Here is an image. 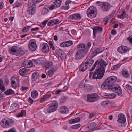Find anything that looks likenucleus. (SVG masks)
Instances as JSON below:
<instances>
[{"label": "nucleus", "instance_id": "obj_1", "mask_svg": "<svg viewBox=\"0 0 132 132\" xmlns=\"http://www.w3.org/2000/svg\"><path fill=\"white\" fill-rule=\"evenodd\" d=\"M107 65V63L104 60L101 59L97 60L95 62L92 68L89 70L90 71H93L97 65L96 70L95 72H90L89 78L90 79H101L103 76L105 72V67Z\"/></svg>", "mask_w": 132, "mask_h": 132}, {"label": "nucleus", "instance_id": "obj_2", "mask_svg": "<svg viewBox=\"0 0 132 132\" xmlns=\"http://www.w3.org/2000/svg\"><path fill=\"white\" fill-rule=\"evenodd\" d=\"M117 80V77L114 76H112L106 79L105 82L101 85V88L103 89L108 88L109 90L117 84H114Z\"/></svg>", "mask_w": 132, "mask_h": 132}, {"label": "nucleus", "instance_id": "obj_3", "mask_svg": "<svg viewBox=\"0 0 132 132\" xmlns=\"http://www.w3.org/2000/svg\"><path fill=\"white\" fill-rule=\"evenodd\" d=\"M84 46L82 45L79 44L77 46V49L75 54V59L79 60L83 58L87 53L86 51L84 50Z\"/></svg>", "mask_w": 132, "mask_h": 132}, {"label": "nucleus", "instance_id": "obj_4", "mask_svg": "<svg viewBox=\"0 0 132 132\" xmlns=\"http://www.w3.org/2000/svg\"><path fill=\"white\" fill-rule=\"evenodd\" d=\"M14 123V121L12 119L5 118L1 120L0 125L4 128H7L13 125Z\"/></svg>", "mask_w": 132, "mask_h": 132}, {"label": "nucleus", "instance_id": "obj_5", "mask_svg": "<svg viewBox=\"0 0 132 132\" xmlns=\"http://www.w3.org/2000/svg\"><path fill=\"white\" fill-rule=\"evenodd\" d=\"M87 14L89 18H93L97 14V10L95 7L91 6L87 10Z\"/></svg>", "mask_w": 132, "mask_h": 132}, {"label": "nucleus", "instance_id": "obj_6", "mask_svg": "<svg viewBox=\"0 0 132 132\" xmlns=\"http://www.w3.org/2000/svg\"><path fill=\"white\" fill-rule=\"evenodd\" d=\"M96 4L97 6L101 7L102 10L104 12L108 11L110 7V5L108 3L97 1L96 2Z\"/></svg>", "mask_w": 132, "mask_h": 132}, {"label": "nucleus", "instance_id": "obj_7", "mask_svg": "<svg viewBox=\"0 0 132 132\" xmlns=\"http://www.w3.org/2000/svg\"><path fill=\"white\" fill-rule=\"evenodd\" d=\"M58 102L56 101H54L48 105L47 109V112L50 113L53 112L56 110L57 108Z\"/></svg>", "mask_w": 132, "mask_h": 132}, {"label": "nucleus", "instance_id": "obj_8", "mask_svg": "<svg viewBox=\"0 0 132 132\" xmlns=\"http://www.w3.org/2000/svg\"><path fill=\"white\" fill-rule=\"evenodd\" d=\"M99 96L96 93L88 94L87 96V100L88 102H93L98 100L99 98Z\"/></svg>", "mask_w": 132, "mask_h": 132}, {"label": "nucleus", "instance_id": "obj_9", "mask_svg": "<svg viewBox=\"0 0 132 132\" xmlns=\"http://www.w3.org/2000/svg\"><path fill=\"white\" fill-rule=\"evenodd\" d=\"M109 90L115 92L118 96L121 95L122 93V90L120 86L118 84L116 85Z\"/></svg>", "mask_w": 132, "mask_h": 132}, {"label": "nucleus", "instance_id": "obj_10", "mask_svg": "<svg viewBox=\"0 0 132 132\" xmlns=\"http://www.w3.org/2000/svg\"><path fill=\"white\" fill-rule=\"evenodd\" d=\"M37 48L36 41L34 39L31 40L28 44V48L31 51H33L35 50Z\"/></svg>", "mask_w": 132, "mask_h": 132}, {"label": "nucleus", "instance_id": "obj_11", "mask_svg": "<svg viewBox=\"0 0 132 132\" xmlns=\"http://www.w3.org/2000/svg\"><path fill=\"white\" fill-rule=\"evenodd\" d=\"M62 3L61 0H56L53 3L49 9L50 10H53L59 7Z\"/></svg>", "mask_w": 132, "mask_h": 132}, {"label": "nucleus", "instance_id": "obj_12", "mask_svg": "<svg viewBox=\"0 0 132 132\" xmlns=\"http://www.w3.org/2000/svg\"><path fill=\"white\" fill-rule=\"evenodd\" d=\"M130 50V48L125 46H122L119 47L117 49L118 51L120 53L122 54L126 53L127 51Z\"/></svg>", "mask_w": 132, "mask_h": 132}, {"label": "nucleus", "instance_id": "obj_13", "mask_svg": "<svg viewBox=\"0 0 132 132\" xmlns=\"http://www.w3.org/2000/svg\"><path fill=\"white\" fill-rule=\"evenodd\" d=\"M29 6L27 10L28 12L31 15L34 14L35 13L36 9L35 5H32L30 3L29 5Z\"/></svg>", "mask_w": 132, "mask_h": 132}, {"label": "nucleus", "instance_id": "obj_14", "mask_svg": "<svg viewBox=\"0 0 132 132\" xmlns=\"http://www.w3.org/2000/svg\"><path fill=\"white\" fill-rule=\"evenodd\" d=\"M81 87L86 91H91L93 89V87L89 84L83 83L81 84Z\"/></svg>", "mask_w": 132, "mask_h": 132}, {"label": "nucleus", "instance_id": "obj_15", "mask_svg": "<svg viewBox=\"0 0 132 132\" xmlns=\"http://www.w3.org/2000/svg\"><path fill=\"white\" fill-rule=\"evenodd\" d=\"M42 51L45 53H48L49 51V46L46 43H44L40 45Z\"/></svg>", "mask_w": 132, "mask_h": 132}, {"label": "nucleus", "instance_id": "obj_16", "mask_svg": "<svg viewBox=\"0 0 132 132\" xmlns=\"http://www.w3.org/2000/svg\"><path fill=\"white\" fill-rule=\"evenodd\" d=\"M118 119L117 121L120 123H124L126 122L125 116L123 114H120L118 115Z\"/></svg>", "mask_w": 132, "mask_h": 132}, {"label": "nucleus", "instance_id": "obj_17", "mask_svg": "<svg viewBox=\"0 0 132 132\" xmlns=\"http://www.w3.org/2000/svg\"><path fill=\"white\" fill-rule=\"evenodd\" d=\"M69 18L72 20H78L81 19V15L79 13L74 14L70 15Z\"/></svg>", "mask_w": 132, "mask_h": 132}, {"label": "nucleus", "instance_id": "obj_18", "mask_svg": "<svg viewBox=\"0 0 132 132\" xmlns=\"http://www.w3.org/2000/svg\"><path fill=\"white\" fill-rule=\"evenodd\" d=\"M18 50L17 47L13 46L10 48L9 51L11 54L17 55V54L18 53Z\"/></svg>", "mask_w": 132, "mask_h": 132}, {"label": "nucleus", "instance_id": "obj_19", "mask_svg": "<svg viewBox=\"0 0 132 132\" xmlns=\"http://www.w3.org/2000/svg\"><path fill=\"white\" fill-rule=\"evenodd\" d=\"M23 65L26 68H29L32 67V62L29 60H26L23 63Z\"/></svg>", "mask_w": 132, "mask_h": 132}, {"label": "nucleus", "instance_id": "obj_20", "mask_svg": "<svg viewBox=\"0 0 132 132\" xmlns=\"http://www.w3.org/2000/svg\"><path fill=\"white\" fill-rule=\"evenodd\" d=\"M102 28L98 26L94 27L93 29V34L94 37H95L97 33L102 31Z\"/></svg>", "mask_w": 132, "mask_h": 132}, {"label": "nucleus", "instance_id": "obj_21", "mask_svg": "<svg viewBox=\"0 0 132 132\" xmlns=\"http://www.w3.org/2000/svg\"><path fill=\"white\" fill-rule=\"evenodd\" d=\"M59 111L63 114H67L69 112V109L66 106H63L59 108Z\"/></svg>", "mask_w": 132, "mask_h": 132}, {"label": "nucleus", "instance_id": "obj_22", "mask_svg": "<svg viewBox=\"0 0 132 132\" xmlns=\"http://www.w3.org/2000/svg\"><path fill=\"white\" fill-rule=\"evenodd\" d=\"M52 94L49 93H47L40 100V102H43L46 99L51 98V97Z\"/></svg>", "mask_w": 132, "mask_h": 132}, {"label": "nucleus", "instance_id": "obj_23", "mask_svg": "<svg viewBox=\"0 0 132 132\" xmlns=\"http://www.w3.org/2000/svg\"><path fill=\"white\" fill-rule=\"evenodd\" d=\"M103 50L100 48H96L93 51L92 55V56H95L96 55L102 52Z\"/></svg>", "mask_w": 132, "mask_h": 132}, {"label": "nucleus", "instance_id": "obj_24", "mask_svg": "<svg viewBox=\"0 0 132 132\" xmlns=\"http://www.w3.org/2000/svg\"><path fill=\"white\" fill-rule=\"evenodd\" d=\"M39 75V74L38 72H34L32 74V80L33 82L34 81L38 79Z\"/></svg>", "mask_w": 132, "mask_h": 132}, {"label": "nucleus", "instance_id": "obj_25", "mask_svg": "<svg viewBox=\"0 0 132 132\" xmlns=\"http://www.w3.org/2000/svg\"><path fill=\"white\" fill-rule=\"evenodd\" d=\"M122 74L123 76L125 78H128L130 77V75L128 71L125 69L122 70Z\"/></svg>", "mask_w": 132, "mask_h": 132}, {"label": "nucleus", "instance_id": "obj_26", "mask_svg": "<svg viewBox=\"0 0 132 132\" xmlns=\"http://www.w3.org/2000/svg\"><path fill=\"white\" fill-rule=\"evenodd\" d=\"M16 79L15 77H12L11 79V84L12 87L14 89H16L17 87V85L15 83Z\"/></svg>", "mask_w": 132, "mask_h": 132}, {"label": "nucleus", "instance_id": "obj_27", "mask_svg": "<svg viewBox=\"0 0 132 132\" xmlns=\"http://www.w3.org/2000/svg\"><path fill=\"white\" fill-rule=\"evenodd\" d=\"M80 45H83L84 46V48L82 47L86 52L88 53V50H89L90 48L91 45V43L90 42H89L87 44L86 46L85 44L83 43L79 44Z\"/></svg>", "mask_w": 132, "mask_h": 132}, {"label": "nucleus", "instance_id": "obj_28", "mask_svg": "<svg viewBox=\"0 0 132 132\" xmlns=\"http://www.w3.org/2000/svg\"><path fill=\"white\" fill-rule=\"evenodd\" d=\"M126 12L125 11H123L120 15H118V17L120 19H123L124 18H127L128 17V15L127 14H126Z\"/></svg>", "mask_w": 132, "mask_h": 132}, {"label": "nucleus", "instance_id": "obj_29", "mask_svg": "<svg viewBox=\"0 0 132 132\" xmlns=\"http://www.w3.org/2000/svg\"><path fill=\"white\" fill-rule=\"evenodd\" d=\"M88 65L85 63L82 64L80 67L79 71L81 72H83L86 70L88 67Z\"/></svg>", "mask_w": 132, "mask_h": 132}, {"label": "nucleus", "instance_id": "obj_30", "mask_svg": "<svg viewBox=\"0 0 132 132\" xmlns=\"http://www.w3.org/2000/svg\"><path fill=\"white\" fill-rule=\"evenodd\" d=\"M19 74L21 76L26 75L27 73V70L26 68L20 69L19 71Z\"/></svg>", "mask_w": 132, "mask_h": 132}, {"label": "nucleus", "instance_id": "obj_31", "mask_svg": "<svg viewBox=\"0 0 132 132\" xmlns=\"http://www.w3.org/2000/svg\"><path fill=\"white\" fill-rule=\"evenodd\" d=\"M32 97L34 98H36L38 96V92L35 90H33L31 93Z\"/></svg>", "mask_w": 132, "mask_h": 132}, {"label": "nucleus", "instance_id": "obj_32", "mask_svg": "<svg viewBox=\"0 0 132 132\" xmlns=\"http://www.w3.org/2000/svg\"><path fill=\"white\" fill-rule=\"evenodd\" d=\"M53 67V64L52 63L51 61L47 62L45 64V69L51 68Z\"/></svg>", "mask_w": 132, "mask_h": 132}, {"label": "nucleus", "instance_id": "obj_33", "mask_svg": "<svg viewBox=\"0 0 132 132\" xmlns=\"http://www.w3.org/2000/svg\"><path fill=\"white\" fill-rule=\"evenodd\" d=\"M105 96L107 98H109L110 99H114L116 97V95L113 94H108L105 95Z\"/></svg>", "mask_w": 132, "mask_h": 132}, {"label": "nucleus", "instance_id": "obj_34", "mask_svg": "<svg viewBox=\"0 0 132 132\" xmlns=\"http://www.w3.org/2000/svg\"><path fill=\"white\" fill-rule=\"evenodd\" d=\"M3 83V81L0 79V89L2 92H3L5 90V88Z\"/></svg>", "mask_w": 132, "mask_h": 132}, {"label": "nucleus", "instance_id": "obj_35", "mask_svg": "<svg viewBox=\"0 0 132 132\" xmlns=\"http://www.w3.org/2000/svg\"><path fill=\"white\" fill-rule=\"evenodd\" d=\"M55 52L56 54L59 56L61 57L63 55V52L62 50L60 49L56 50Z\"/></svg>", "mask_w": 132, "mask_h": 132}, {"label": "nucleus", "instance_id": "obj_36", "mask_svg": "<svg viewBox=\"0 0 132 132\" xmlns=\"http://www.w3.org/2000/svg\"><path fill=\"white\" fill-rule=\"evenodd\" d=\"M31 26H27L25 27L22 29V32L23 33H26L29 31V29L31 27Z\"/></svg>", "mask_w": 132, "mask_h": 132}, {"label": "nucleus", "instance_id": "obj_37", "mask_svg": "<svg viewBox=\"0 0 132 132\" xmlns=\"http://www.w3.org/2000/svg\"><path fill=\"white\" fill-rule=\"evenodd\" d=\"M19 107V105L17 103H13L12 104L10 107L11 110L16 109Z\"/></svg>", "mask_w": 132, "mask_h": 132}, {"label": "nucleus", "instance_id": "obj_38", "mask_svg": "<svg viewBox=\"0 0 132 132\" xmlns=\"http://www.w3.org/2000/svg\"><path fill=\"white\" fill-rule=\"evenodd\" d=\"M14 91L11 89L8 90H7L5 91L4 93L6 95H11L14 94Z\"/></svg>", "mask_w": 132, "mask_h": 132}, {"label": "nucleus", "instance_id": "obj_39", "mask_svg": "<svg viewBox=\"0 0 132 132\" xmlns=\"http://www.w3.org/2000/svg\"><path fill=\"white\" fill-rule=\"evenodd\" d=\"M43 59L41 58H39L37 59L35 62L36 64H40L43 62Z\"/></svg>", "mask_w": 132, "mask_h": 132}, {"label": "nucleus", "instance_id": "obj_40", "mask_svg": "<svg viewBox=\"0 0 132 132\" xmlns=\"http://www.w3.org/2000/svg\"><path fill=\"white\" fill-rule=\"evenodd\" d=\"M49 11L48 9L47 8L44 7L43 9L42 10V14L43 15H45Z\"/></svg>", "mask_w": 132, "mask_h": 132}, {"label": "nucleus", "instance_id": "obj_41", "mask_svg": "<svg viewBox=\"0 0 132 132\" xmlns=\"http://www.w3.org/2000/svg\"><path fill=\"white\" fill-rule=\"evenodd\" d=\"M18 53L17 54V56H19L20 55H24L25 53L24 51L22 49H19L18 50Z\"/></svg>", "mask_w": 132, "mask_h": 132}, {"label": "nucleus", "instance_id": "obj_42", "mask_svg": "<svg viewBox=\"0 0 132 132\" xmlns=\"http://www.w3.org/2000/svg\"><path fill=\"white\" fill-rule=\"evenodd\" d=\"M96 123H91L90 125L88 127V128H89L91 130L93 131L95 128Z\"/></svg>", "mask_w": 132, "mask_h": 132}, {"label": "nucleus", "instance_id": "obj_43", "mask_svg": "<svg viewBox=\"0 0 132 132\" xmlns=\"http://www.w3.org/2000/svg\"><path fill=\"white\" fill-rule=\"evenodd\" d=\"M94 62V60L92 59H88L87 61L85 63L86 64L88 65H90L92 64Z\"/></svg>", "mask_w": 132, "mask_h": 132}, {"label": "nucleus", "instance_id": "obj_44", "mask_svg": "<svg viewBox=\"0 0 132 132\" xmlns=\"http://www.w3.org/2000/svg\"><path fill=\"white\" fill-rule=\"evenodd\" d=\"M26 112L24 110H22L21 111V113L17 116V117H21L26 115Z\"/></svg>", "mask_w": 132, "mask_h": 132}, {"label": "nucleus", "instance_id": "obj_45", "mask_svg": "<svg viewBox=\"0 0 132 132\" xmlns=\"http://www.w3.org/2000/svg\"><path fill=\"white\" fill-rule=\"evenodd\" d=\"M43 0H32V1L31 2V4L32 5H35L36 3H38L41 2Z\"/></svg>", "mask_w": 132, "mask_h": 132}, {"label": "nucleus", "instance_id": "obj_46", "mask_svg": "<svg viewBox=\"0 0 132 132\" xmlns=\"http://www.w3.org/2000/svg\"><path fill=\"white\" fill-rule=\"evenodd\" d=\"M109 103V101H104L101 102V104L102 106L105 107Z\"/></svg>", "mask_w": 132, "mask_h": 132}, {"label": "nucleus", "instance_id": "obj_47", "mask_svg": "<svg viewBox=\"0 0 132 132\" xmlns=\"http://www.w3.org/2000/svg\"><path fill=\"white\" fill-rule=\"evenodd\" d=\"M120 65L119 64H118L114 65L111 68V70H116L118 69L120 67Z\"/></svg>", "mask_w": 132, "mask_h": 132}, {"label": "nucleus", "instance_id": "obj_48", "mask_svg": "<svg viewBox=\"0 0 132 132\" xmlns=\"http://www.w3.org/2000/svg\"><path fill=\"white\" fill-rule=\"evenodd\" d=\"M68 98L67 96H63L60 100V101L61 103H63Z\"/></svg>", "mask_w": 132, "mask_h": 132}, {"label": "nucleus", "instance_id": "obj_49", "mask_svg": "<svg viewBox=\"0 0 132 132\" xmlns=\"http://www.w3.org/2000/svg\"><path fill=\"white\" fill-rule=\"evenodd\" d=\"M80 124H78L72 125V127L73 129H77L79 128L80 127Z\"/></svg>", "mask_w": 132, "mask_h": 132}, {"label": "nucleus", "instance_id": "obj_50", "mask_svg": "<svg viewBox=\"0 0 132 132\" xmlns=\"http://www.w3.org/2000/svg\"><path fill=\"white\" fill-rule=\"evenodd\" d=\"M52 23V25L54 24H56L57 23H58L59 22V20L58 19L56 20H51Z\"/></svg>", "mask_w": 132, "mask_h": 132}, {"label": "nucleus", "instance_id": "obj_51", "mask_svg": "<svg viewBox=\"0 0 132 132\" xmlns=\"http://www.w3.org/2000/svg\"><path fill=\"white\" fill-rule=\"evenodd\" d=\"M66 42L67 47L71 46L73 44V42L72 41L69 40Z\"/></svg>", "mask_w": 132, "mask_h": 132}, {"label": "nucleus", "instance_id": "obj_52", "mask_svg": "<svg viewBox=\"0 0 132 132\" xmlns=\"http://www.w3.org/2000/svg\"><path fill=\"white\" fill-rule=\"evenodd\" d=\"M48 74L49 76L51 77L54 75V72L53 70H51L48 71Z\"/></svg>", "mask_w": 132, "mask_h": 132}, {"label": "nucleus", "instance_id": "obj_53", "mask_svg": "<svg viewBox=\"0 0 132 132\" xmlns=\"http://www.w3.org/2000/svg\"><path fill=\"white\" fill-rule=\"evenodd\" d=\"M60 45L61 47H67L66 42L65 41L61 43H60Z\"/></svg>", "mask_w": 132, "mask_h": 132}, {"label": "nucleus", "instance_id": "obj_54", "mask_svg": "<svg viewBox=\"0 0 132 132\" xmlns=\"http://www.w3.org/2000/svg\"><path fill=\"white\" fill-rule=\"evenodd\" d=\"M21 4L20 3H18L17 2L13 4V6L14 7H21Z\"/></svg>", "mask_w": 132, "mask_h": 132}, {"label": "nucleus", "instance_id": "obj_55", "mask_svg": "<svg viewBox=\"0 0 132 132\" xmlns=\"http://www.w3.org/2000/svg\"><path fill=\"white\" fill-rule=\"evenodd\" d=\"M126 88L129 90H131L132 89V86L128 84H127L126 86Z\"/></svg>", "mask_w": 132, "mask_h": 132}, {"label": "nucleus", "instance_id": "obj_56", "mask_svg": "<svg viewBox=\"0 0 132 132\" xmlns=\"http://www.w3.org/2000/svg\"><path fill=\"white\" fill-rule=\"evenodd\" d=\"M74 123H76L79 122L80 121V117H78L76 118L73 119Z\"/></svg>", "mask_w": 132, "mask_h": 132}, {"label": "nucleus", "instance_id": "obj_57", "mask_svg": "<svg viewBox=\"0 0 132 132\" xmlns=\"http://www.w3.org/2000/svg\"><path fill=\"white\" fill-rule=\"evenodd\" d=\"M69 8V5H66V6H63L62 7V9L64 10H67Z\"/></svg>", "mask_w": 132, "mask_h": 132}, {"label": "nucleus", "instance_id": "obj_58", "mask_svg": "<svg viewBox=\"0 0 132 132\" xmlns=\"http://www.w3.org/2000/svg\"><path fill=\"white\" fill-rule=\"evenodd\" d=\"M7 132H17V131L15 129L12 128L8 130Z\"/></svg>", "mask_w": 132, "mask_h": 132}, {"label": "nucleus", "instance_id": "obj_59", "mask_svg": "<svg viewBox=\"0 0 132 132\" xmlns=\"http://www.w3.org/2000/svg\"><path fill=\"white\" fill-rule=\"evenodd\" d=\"M21 89L22 91H24L29 89L28 87H26L25 86H22L21 87Z\"/></svg>", "mask_w": 132, "mask_h": 132}, {"label": "nucleus", "instance_id": "obj_60", "mask_svg": "<svg viewBox=\"0 0 132 132\" xmlns=\"http://www.w3.org/2000/svg\"><path fill=\"white\" fill-rule=\"evenodd\" d=\"M72 1L71 0H68L65 3L66 5H69V4L71 3Z\"/></svg>", "mask_w": 132, "mask_h": 132}, {"label": "nucleus", "instance_id": "obj_61", "mask_svg": "<svg viewBox=\"0 0 132 132\" xmlns=\"http://www.w3.org/2000/svg\"><path fill=\"white\" fill-rule=\"evenodd\" d=\"M4 4L2 2H0V10L4 7Z\"/></svg>", "mask_w": 132, "mask_h": 132}, {"label": "nucleus", "instance_id": "obj_62", "mask_svg": "<svg viewBox=\"0 0 132 132\" xmlns=\"http://www.w3.org/2000/svg\"><path fill=\"white\" fill-rule=\"evenodd\" d=\"M39 28L38 27H36L35 28H32L31 29V31H35L38 30L39 29Z\"/></svg>", "mask_w": 132, "mask_h": 132}, {"label": "nucleus", "instance_id": "obj_63", "mask_svg": "<svg viewBox=\"0 0 132 132\" xmlns=\"http://www.w3.org/2000/svg\"><path fill=\"white\" fill-rule=\"evenodd\" d=\"M111 33L113 35H115L116 34V30L115 29L112 30L111 31Z\"/></svg>", "mask_w": 132, "mask_h": 132}, {"label": "nucleus", "instance_id": "obj_64", "mask_svg": "<svg viewBox=\"0 0 132 132\" xmlns=\"http://www.w3.org/2000/svg\"><path fill=\"white\" fill-rule=\"evenodd\" d=\"M127 39L129 41L130 43L132 44V37H131V36L129 37Z\"/></svg>", "mask_w": 132, "mask_h": 132}]
</instances>
